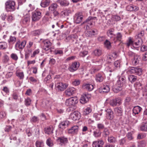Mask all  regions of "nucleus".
I'll list each match as a JSON object with an SVG mask.
<instances>
[{
  "label": "nucleus",
  "instance_id": "obj_52",
  "mask_svg": "<svg viewBox=\"0 0 147 147\" xmlns=\"http://www.w3.org/2000/svg\"><path fill=\"white\" fill-rule=\"evenodd\" d=\"M118 55L117 52H113L112 54V58H111V59H113V60H115L116 59Z\"/></svg>",
  "mask_w": 147,
  "mask_h": 147
},
{
  "label": "nucleus",
  "instance_id": "obj_38",
  "mask_svg": "<svg viewBox=\"0 0 147 147\" xmlns=\"http://www.w3.org/2000/svg\"><path fill=\"white\" fill-rule=\"evenodd\" d=\"M140 130L142 131H147V123H142L140 127Z\"/></svg>",
  "mask_w": 147,
  "mask_h": 147
},
{
  "label": "nucleus",
  "instance_id": "obj_8",
  "mask_svg": "<svg viewBox=\"0 0 147 147\" xmlns=\"http://www.w3.org/2000/svg\"><path fill=\"white\" fill-rule=\"evenodd\" d=\"M91 96L90 94L86 93H84L81 95L80 102L82 104L86 103L88 101L89 99L90 98Z\"/></svg>",
  "mask_w": 147,
  "mask_h": 147
},
{
  "label": "nucleus",
  "instance_id": "obj_57",
  "mask_svg": "<svg viewBox=\"0 0 147 147\" xmlns=\"http://www.w3.org/2000/svg\"><path fill=\"white\" fill-rule=\"evenodd\" d=\"M40 50L39 49H38L34 51L33 52L32 55H31L32 57H35V56L36 54H38L39 53Z\"/></svg>",
  "mask_w": 147,
  "mask_h": 147
},
{
  "label": "nucleus",
  "instance_id": "obj_23",
  "mask_svg": "<svg viewBox=\"0 0 147 147\" xmlns=\"http://www.w3.org/2000/svg\"><path fill=\"white\" fill-rule=\"evenodd\" d=\"M121 99L120 97L115 98V99L113 100V103L112 105L113 106H116L117 104L120 105L121 104Z\"/></svg>",
  "mask_w": 147,
  "mask_h": 147
},
{
  "label": "nucleus",
  "instance_id": "obj_51",
  "mask_svg": "<svg viewBox=\"0 0 147 147\" xmlns=\"http://www.w3.org/2000/svg\"><path fill=\"white\" fill-rule=\"evenodd\" d=\"M117 81H120L121 84H124L125 82V77H120L119 78V80Z\"/></svg>",
  "mask_w": 147,
  "mask_h": 147
},
{
  "label": "nucleus",
  "instance_id": "obj_9",
  "mask_svg": "<svg viewBox=\"0 0 147 147\" xmlns=\"http://www.w3.org/2000/svg\"><path fill=\"white\" fill-rule=\"evenodd\" d=\"M80 65V63L78 62L75 61L72 63L68 69L71 72H73L76 71L79 68Z\"/></svg>",
  "mask_w": 147,
  "mask_h": 147
},
{
  "label": "nucleus",
  "instance_id": "obj_2",
  "mask_svg": "<svg viewBox=\"0 0 147 147\" xmlns=\"http://www.w3.org/2000/svg\"><path fill=\"white\" fill-rule=\"evenodd\" d=\"M15 2L12 1L8 0L5 3V7L7 11H13L15 9Z\"/></svg>",
  "mask_w": 147,
  "mask_h": 147
},
{
  "label": "nucleus",
  "instance_id": "obj_30",
  "mask_svg": "<svg viewBox=\"0 0 147 147\" xmlns=\"http://www.w3.org/2000/svg\"><path fill=\"white\" fill-rule=\"evenodd\" d=\"M128 79L131 83H133L136 80L137 77L134 75H130L128 76Z\"/></svg>",
  "mask_w": 147,
  "mask_h": 147
},
{
  "label": "nucleus",
  "instance_id": "obj_42",
  "mask_svg": "<svg viewBox=\"0 0 147 147\" xmlns=\"http://www.w3.org/2000/svg\"><path fill=\"white\" fill-rule=\"evenodd\" d=\"M16 40V38L15 37L11 36L9 39L8 40V42L9 43L13 44L15 42Z\"/></svg>",
  "mask_w": 147,
  "mask_h": 147
},
{
  "label": "nucleus",
  "instance_id": "obj_41",
  "mask_svg": "<svg viewBox=\"0 0 147 147\" xmlns=\"http://www.w3.org/2000/svg\"><path fill=\"white\" fill-rule=\"evenodd\" d=\"M144 34V30H142L139 32L137 35L136 36V38L140 39L142 37Z\"/></svg>",
  "mask_w": 147,
  "mask_h": 147
},
{
  "label": "nucleus",
  "instance_id": "obj_60",
  "mask_svg": "<svg viewBox=\"0 0 147 147\" xmlns=\"http://www.w3.org/2000/svg\"><path fill=\"white\" fill-rule=\"evenodd\" d=\"M145 136L144 134L140 133L138 134L137 136V138L139 139H142L145 137Z\"/></svg>",
  "mask_w": 147,
  "mask_h": 147
},
{
  "label": "nucleus",
  "instance_id": "obj_27",
  "mask_svg": "<svg viewBox=\"0 0 147 147\" xmlns=\"http://www.w3.org/2000/svg\"><path fill=\"white\" fill-rule=\"evenodd\" d=\"M83 87L89 91L92 90L94 88L93 86L90 84H86L83 86Z\"/></svg>",
  "mask_w": 147,
  "mask_h": 147
},
{
  "label": "nucleus",
  "instance_id": "obj_6",
  "mask_svg": "<svg viewBox=\"0 0 147 147\" xmlns=\"http://www.w3.org/2000/svg\"><path fill=\"white\" fill-rule=\"evenodd\" d=\"M112 90L115 93H118L122 90V84L120 81H117L115 85L112 86Z\"/></svg>",
  "mask_w": 147,
  "mask_h": 147
},
{
  "label": "nucleus",
  "instance_id": "obj_16",
  "mask_svg": "<svg viewBox=\"0 0 147 147\" xmlns=\"http://www.w3.org/2000/svg\"><path fill=\"white\" fill-rule=\"evenodd\" d=\"M68 84H67L63 83V82L59 83L57 85V88L59 90L61 91H63L68 86Z\"/></svg>",
  "mask_w": 147,
  "mask_h": 147
},
{
  "label": "nucleus",
  "instance_id": "obj_40",
  "mask_svg": "<svg viewBox=\"0 0 147 147\" xmlns=\"http://www.w3.org/2000/svg\"><path fill=\"white\" fill-rule=\"evenodd\" d=\"M92 111V109L90 107H87L83 111V114L85 115L88 114Z\"/></svg>",
  "mask_w": 147,
  "mask_h": 147
},
{
  "label": "nucleus",
  "instance_id": "obj_18",
  "mask_svg": "<svg viewBox=\"0 0 147 147\" xmlns=\"http://www.w3.org/2000/svg\"><path fill=\"white\" fill-rule=\"evenodd\" d=\"M104 142L102 140L97 141L93 142V147H102Z\"/></svg>",
  "mask_w": 147,
  "mask_h": 147
},
{
  "label": "nucleus",
  "instance_id": "obj_32",
  "mask_svg": "<svg viewBox=\"0 0 147 147\" xmlns=\"http://www.w3.org/2000/svg\"><path fill=\"white\" fill-rule=\"evenodd\" d=\"M94 55L96 56H99L102 54V50L100 49H96L93 52Z\"/></svg>",
  "mask_w": 147,
  "mask_h": 147
},
{
  "label": "nucleus",
  "instance_id": "obj_46",
  "mask_svg": "<svg viewBox=\"0 0 147 147\" xmlns=\"http://www.w3.org/2000/svg\"><path fill=\"white\" fill-rule=\"evenodd\" d=\"M11 58L13 60L16 61L18 59V57L17 54L15 53H12L10 55Z\"/></svg>",
  "mask_w": 147,
  "mask_h": 147
},
{
  "label": "nucleus",
  "instance_id": "obj_44",
  "mask_svg": "<svg viewBox=\"0 0 147 147\" xmlns=\"http://www.w3.org/2000/svg\"><path fill=\"white\" fill-rule=\"evenodd\" d=\"M104 45L105 47L108 49H109L110 47V42L109 40H106L104 42Z\"/></svg>",
  "mask_w": 147,
  "mask_h": 147
},
{
  "label": "nucleus",
  "instance_id": "obj_53",
  "mask_svg": "<svg viewBox=\"0 0 147 147\" xmlns=\"http://www.w3.org/2000/svg\"><path fill=\"white\" fill-rule=\"evenodd\" d=\"M88 53V52L87 51H84L81 52L80 53V55L82 57H84Z\"/></svg>",
  "mask_w": 147,
  "mask_h": 147
},
{
  "label": "nucleus",
  "instance_id": "obj_20",
  "mask_svg": "<svg viewBox=\"0 0 147 147\" xmlns=\"http://www.w3.org/2000/svg\"><path fill=\"white\" fill-rule=\"evenodd\" d=\"M142 110V108L138 106H136L134 107L132 111L133 113L135 115L138 114Z\"/></svg>",
  "mask_w": 147,
  "mask_h": 147
},
{
  "label": "nucleus",
  "instance_id": "obj_10",
  "mask_svg": "<svg viewBox=\"0 0 147 147\" xmlns=\"http://www.w3.org/2000/svg\"><path fill=\"white\" fill-rule=\"evenodd\" d=\"M83 16L81 13H76L74 16V21L76 24H79L80 23L83 18Z\"/></svg>",
  "mask_w": 147,
  "mask_h": 147
},
{
  "label": "nucleus",
  "instance_id": "obj_7",
  "mask_svg": "<svg viewBox=\"0 0 147 147\" xmlns=\"http://www.w3.org/2000/svg\"><path fill=\"white\" fill-rule=\"evenodd\" d=\"M26 43V40L20 41L19 40L16 42L15 45V48L16 50L19 49H22L24 47Z\"/></svg>",
  "mask_w": 147,
  "mask_h": 147
},
{
  "label": "nucleus",
  "instance_id": "obj_13",
  "mask_svg": "<svg viewBox=\"0 0 147 147\" xmlns=\"http://www.w3.org/2000/svg\"><path fill=\"white\" fill-rule=\"evenodd\" d=\"M70 122L68 120H65L61 122L59 124V127L63 130L68 127L70 124Z\"/></svg>",
  "mask_w": 147,
  "mask_h": 147
},
{
  "label": "nucleus",
  "instance_id": "obj_48",
  "mask_svg": "<svg viewBox=\"0 0 147 147\" xmlns=\"http://www.w3.org/2000/svg\"><path fill=\"white\" fill-rule=\"evenodd\" d=\"M115 112L118 114L119 115L121 114L122 113V110L121 109L120 107H117L115 109Z\"/></svg>",
  "mask_w": 147,
  "mask_h": 147
},
{
  "label": "nucleus",
  "instance_id": "obj_5",
  "mask_svg": "<svg viewBox=\"0 0 147 147\" xmlns=\"http://www.w3.org/2000/svg\"><path fill=\"white\" fill-rule=\"evenodd\" d=\"M97 19L96 17H89L82 24H86L87 26H93L95 24V21L97 20Z\"/></svg>",
  "mask_w": 147,
  "mask_h": 147
},
{
  "label": "nucleus",
  "instance_id": "obj_29",
  "mask_svg": "<svg viewBox=\"0 0 147 147\" xmlns=\"http://www.w3.org/2000/svg\"><path fill=\"white\" fill-rule=\"evenodd\" d=\"M43 32V30L41 29H38L33 31L32 32V34L34 36H36L39 35Z\"/></svg>",
  "mask_w": 147,
  "mask_h": 147
},
{
  "label": "nucleus",
  "instance_id": "obj_63",
  "mask_svg": "<svg viewBox=\"0 0 147 147\" xmlns=\"http://www.w3.org/2000/svg\"><path fill=\"white\" fill-rule=\"evenodd\" d=\"M86 34L87 36L89 37H91L93 35L90 30L87 31Z\"/></svg>",
  "mask_w": 147,
  "mask_h": 147
},
{
  "label": "nucleus",
  "instance_id": "obj_47",
  "mask_svg": "<svg viewBox=\"0 0 147 147\" xmlns=\"http://www.w3.org/2000/svg\"><path fill=\"white\" fill-rule=\"evenodd\" d=\"M30 16H27L24 18L23 20V22L24 24H26L28 22H29L30 21Z\"/></svg>",
  "mask_w": 147,
  "mask_h": 147
},
{
  "label": "nucleus",
  "instance_id": "obj_31",
  "mask_svg": "<svg viewBox=\"0 0 147 147\" xmlns=\"http://www.w3.org/2000/svg\"><path fill=\"white\" fill-rule=\"evenodd\" d=\"M16 75L20 80H23L24 77V75L23 72H16Z\"/></svg>",
  "mask_w": 147,
  "mask_h": 147
},
{
  "label": "nucleus",
  "instance_id": "obj_26",
  "mask_svg": "<svg viewBox=\"0 0 147 147\" xmlns=\"http://www.w3.org/2000/svg\"><path fill=\"white\" fill-rule=\"evenodd\" d=\"M53 128L50 127L45 128V133L48 135L52 134L53 133Z\"/></svg>",
  "mask_w": 147,
  "mask_h": 147
},
{
  "label": "nucleus",
  "instance_id": "obj_50",
  "mask_svg": "<svg viewBox=\"0 0 147 147\" xmlns=\"http://www.w3.org/2000/svg\"><path fill=\"white\" fill-rule=\"evenodd\" d=\"M38 121L39 119L38 117L35 116L33 117L31 119V122L33 123H35Z\"/></svg>",
  "mask_w": 147,
  "mask_h": 147
},
{
  "label": "nucleus",
  "instance_id": "obj_37",
  "mask_svg": "<svg viewBox=\"0 0 147 147\" xmlns=\"http://www.w3.org/2000/svg\"><path fill=\"white\" fill-rule=\"evenodd\" d=\"M46 143L49 146L51 147L53 145V142L50 138H49L47 140Z\"/></svg>",
  "mask_w": 147,
  "mask_h": 147
},
{
  "label": "nucleus",
  "instance_id": "obj_55",
  "mask_svg": "<svg viewBox=\"0 0 147 147\" xmlns=\"http://www.w3.org/2000/svg\"><path fill=\"white\" fill-rule=\"evenodd\" d=\"M135 67H133L128 69V71L130 72V74H135Z\"/></svg>",
  "mask_w": 147,
  "mask_h": 147
},
{
  "label": "nucleus",
  "instance_id": "obj_12",
  "mask_svg": "<svg viewBox=\"0 0 147 147\" xmlns=\"http://www.w3.org/2000/svg\"><path fill=\"white\" fill-rule=\"evenodd\" d=\"M76 91V89L74 87H71L67 88L65 91L66 96H69L73 95Z\"/></svg>",
  "mask_w": 147,
  "mask_h": 147
},
{
  "label": "nucleus",
  "instance_id": "obj_15",
  "mask_svg": "<svg viewBox=\"0 0 147 147\" xmlns=\"http://www.w3.org/2000/svg\"><path fill=\"white\" fill-rule=\"evenodd\" d=\"M78 130V126H74L69 129L68 133L69 134H77Z\"/></svg>",
  "mask_w": 147,
  "mask_h": 147
},
{
  "label": "nucleus",
  "instance_id": "obj_54",
  "mask_svg": "<svg viewBox=\"0 0 147 147\" xmlns=\"http://www.w3.org/2000/svg\"><path fill=\"white\" fill-rule=\"evenodd\" d=\"M80 81L78 79L75 80L72 82V84L73 85L76 86L80 84Z\"/></svg>",
  "mask_w": 147,
  "mask_h": 147
},
{
  "label": "nucleus",
  "instance_id": "obj_22",
  "mask_svg": "<svg viewBox=\"0 0 147 147\" xmlns=\"http://www.w3.org/2000/svg\"><path fill=\"white\" fill-rule=\"evenodd\" d=\"M57 2L62 6H66L69 4V3L66 0H58Z\"/></svg>",
  "mask_w": 147,
  "mask_h": 147
},
{
  "label": "nucleus",
  "instance_id": "obj_28",
  "mask_svg": "<svg viewBox=\"0 0 147 147\" xmlns=\"http://www.w3.org/2000/svg\"><path fill=\"white\" fill-rule=\"evenodd\" d=\"M96 80L97 82H101L104 80V78L100 74L96 75Z\"/></svg>",
  "mask_w": 147,
  "mask_h": 147
},
{
  "label": "nucleus",
  "instance_id": "obj_3",
  "mask_svg": "<svg viewBox=\"0 0 147 147\" xmlns=\"http://www.w3.org/2000/svg\"><path fill=\"white\" fill-rule=\"evenodd\" d=\"M78 102L77 97H73L66 100L65 104L67 106H74Z\"/></svg>",
  "mask_w": 147,
  "mask_h": 147
},
{
  "label": "nucleus",
  "instance_id": "obj_25",
  "mask_svg": "<svg viewBox=\"0 0 147 147\" xmlns=\"http://www.w3.org/2000/svg\"><path fill=\"white\" fill-rule=\"evenodd\" d=\"M50 3V0H42L40 3L41 6L43 7L48 6Z\"/></svg>",
  "mask_w": 147,
  "mask_h": 147
},
{
  "label": "nucleus",
  "instance_id": "obj_58",
  "mask_svg": "<svg viewBox=\"0 0 147 147\" xmlns=\"http://www.w3.org/2000/svg\"><path fill=\"white\" fill-rule=\"evenodd\" d=\"M36 145L37 147H42L43 145V143L37 141L36 143Z\"/></svg>",
  "mask_w": 147,
  "mask_h": 147
},
{
  "label": "nucleus",
  "instance_id": "obj_4",
  "mask_svg": "<svg viewBox=\"0 0 147 147\" xmlns=\"http://www.w3.org/2000/svg\"><path fill=\"white\" fill-rule=\"evenodd\" d=\"M114 30L113 29H111V38H112V39L114 41L115 43L118 41H121L122 37V34L121 33L118 32L117 33V35L116 36L115 34L111 33V32H113Z\"/></svg>",
  "mask_w": 147,
  "mask_h": 147
},
{
  "label": "nucleus",
  "instance_id": "obj_56",
  "mask_svg": "<svg viewBox=\"0 0 147 147\" xmlns=\"http://www.w3.org/2000/svg\"><path fill=\"white\" fill-rule=\"evenodd\" d=\"M55 54L57 55V54L62 55L63 54V51L61 50H57L54 52Z\"/></svg>",
  "mask_w": 147,
  "mask_h": 147
},
{
  "label": "nucleus",
  "instance_id": "obj_11",
  "mask_svg": "<svg viewBox=\"0 0 147 147\" xmlns=\"http://www.w3.org/2000/svg\"><path fill=\"white\" fill-rule=\"evenodd\" d=\"M42 42L44 44L43 49L45 51H48L52 48V43L50 41L47 40H44Z\"/></svg>",
  "mask_w": 147,
  "mask_h": 147
},
{
  "label": "nucleus",
  "instance_id": "obj_45",
  "mask_svg": "<svg viewBox=\"0 0 147 147\" xmlns=\"http://www.w3.org/2000/svg\"><path fill=\"white\" fill-rule=\"evenodd\" d=\"M31 102V100L30 98H27L25 100V105L26 106H30V105Z\"/></svg>",
  "mask_w": 147,
  "mask_h": 147
},
{
  "label": "nucleus",
  "instance_id": "obj_14",
  "mask_svg": "<svg viewBox=\"0 0 147 147\" xmlns=\"http://www.w3.org/2000/svg\"><path fill=\"white\" fill-rule=\"evenodd\" d=\"M80 115L79 112L76 111L71 114L70 117L73 120H76L80 119Z\"/></svg>",
  "mask_w": 147,
  "mask_h": 147
},
{
  "label": "nucleus",
  "instance_id": "obj_19",
  "mask_svg": "<svg viewBox=\"0 0 147 147\" xmlns=\"http://www.w3.org/2000/svg\"><path fill=\"white\" fill-rule=\"evenodd\" d=\"M57 140L60 142L61 145H62L63 144H66L68 141L67 138L64 137L58 138Z\"/></svg>",
  "mask_w": 147,
  "mask_h": 147
},
{
  "label": "nucleus",
  "instance_id": "obj_43",
  "mask_svg": "<svg viewBox=\"0 0 147 147\" xmlns=\"http://www.w3.org/2000/svg\"><path fill=\"white\" fill-rule=\"evenodd\" d=\"M102 91L104 92H107L110 90V88L107 86H104L101 88Z\"/></svg>",
  "mask_w": 147,
  "mask_h": 147
},
{
  "label": "nucleus",
  "instance_id": "obj_33",
  "mask_svg": "<svg viewBox=\"0 0 147 147\" xmlns=\"http://www.w3.org/2000/svg\"><path fill=\"white\" fill-rule=\"evenodd\" d=\"M101 132L99 130H96L93 132V135L96 137H99L101 136Z\"/></svg>",
  "mask_w": 147,
  "mask_h": 147
},
{
  "label": "nucleus",
  "instance_id": "obj_1",
  "mask_svg": "<svg viewBox=\"0 0 147 147\" xmlns=\"http://www.w3.org/2000/svg\"><path fill=\"white\" fill-rule=\"evenodd\" d=\"M42 17L41 13L38 10H35L32 14V21L36 22L39 21Z\"/></svg>",
  "mask_w": 147,
  "mask_h": 147
},
{
  "label": "nucleus",
  "instance_id": "obj_35",
  "mask_svg": "<svg viewBox=\"0 0 147 147\" xmlns=\"http://www.w3.org/2000/svg\"><path fill=\"white\" fill-rule=\"evenodd\" d=\"M52 81L51 76L48 75L44 79V82L47 83H49Z\"/></svg>",
  "mask_w": 147,
  "mask_h": 147
},
{
  "label": "nucleus",
  "instance_id": "obj_34",
  "mask_svg": "<svg viewBox=\"0 0 147 147\" xmlns=\"http://www.w3.org/2000/svg\"><path fill=\"white\" fill-rule=\"evenodd\" d=\"M71 11L69 9H67L64 10L62 12V15H63L64 16H69L71 14Z\"/></svg>",
  "mask_w": 147,
  "mask_h": 147
},
{
  "label": "nucleus",
  "instance_id": "obj_24",
  "mask_svg": "<svg viewBox=\"0 0 147 147\" xmlns=\"http://www.w3.org/2000/svg\"><path fill=\"white\" fill-rule=\"evenodd\" d=\"M138 39V40L136 39V42L133 44L134 45H135L136 46V47H141L143 43V42L142 38H140Z\"/></svg>",
  "mask_w": 147,
  "mask_h": 147
},
{
  "label": "nucleus",
  "instance_id": "obj_62",
  "mask_svg": "<svg viewBox=\"0 0 147 147\" xmlns=\"http://www.w3.org/2000/svg\"><path fill=\"white\" fill-rule=\"evenodd\" d=\"M12 96L13 98L15 100H17L18 98V94L16 93H13Z\"/></svg>",
  "mask_w": 147,
  "mask_h": 147
},
{
  "label": "nucleus",
  "instance_id": "obj_17",
  "mask_svg": "<svg viewBox=\"0 0 147 147\" xmlns=\"http://www.w3.org/2000/svg\"><path fill=\"white\" fill-rule=\"evenodd\" d=\"M141 59L140 55H136L134 58V60L132 61V63L134 65H136L138 64Z\"/></svg>",
  "mask_w": 147,
  "mask_h": 147
},
{
  "label": "nucleus",
  "instance_id": "obj_64",
  "mask_svg": "<svg viewBox=\"0 0 147 147\" xmlns=\"http://www.w3.org/2000/svg\"><path fill=\"white\" fill-rule=\"evenodd\" d=\"M112 18L115 21H117L120 19V17L117 16H113L112 17Z\"/></svg>",
  "mask_w": 147,
  "mask_h": 147
},
{
  "label": "nucleus",
  "instance_id": "obj_61",
  "mask_svg": "<svg viewBox=\"0 0 147 147\" xmlns=\"http://www.w3.org/2000/svg\"><path fill=\"white\" fill-rule=\"evenodd\" d=\"M13 75V73L11 72H8L6 75L5 77L6 78H10Z\"/></svg>",
  "mask_w": 147,
  "mask_h": 147
},
{
  "label": "nucleus",
  "instance_id": "obj_39",
  "mask_svg": "<svg viewBox=\"0 0 147 147\" xmlns=\"http://www.w3.org/2000/svg\"><path fill=\"white\" fill-rule=\"evenodd\" d=\"M135 74L140 75L142 74V70L141 68L138 67L135 68Z\"/></svg>",
  "mask_w": 147,
  "mask_h": 147
},
{
  "label": "nucleus",
  "instance_id": "obj_59",
  "mask_svg": "<svg viewBox=\"0 0 147 147\" xmlns=\"http://www.w3.org/2000/svg\"><path fill=\"white\" fill-rule=\"evenodd\" d=\"M9 60V58L8 56L6 55H4V62L5 63L7 62Z\"/></svg>",
  "mask_w": 147,
  "mask_h": 147
},
{
  "label": "nucleus",
  "instance_id": "obj_21",
  "mask_svg": "<svg viewBox=\"0 0 147 147\" xmlns=\"http://www.w3.org/2000/svg\"><path fill=\"white\" fill-rule=\"evenodd\" d=\"M57 5L56 3L52 4L49 7V11L51 13L57 10Z\"/></svg>",
  "mask_w": 147,
  "mask_h": 147
},
{
  "label": "nucleus",
  "instance_id": "obj_36",
  "mask_svg": "<svg viewBox=\"0 0 147 147\" xmlns=\"http://www.w3.org/2000/svg\"><path fill=\"white\" fill-rule=\"evenodd\" d=\"M7 47V44L5 42H0V49H5Z\"/></svg>",
  "mask_w": 147,
  "mask_h": 147
},
{
  "label": "nucleus",
  "instance_id": "obj_49",
  "mask_svg": "<svg viewBox=\"0 0 147 147\" xmlns=\"http://www.w3.org/2000/svg\"><path fill=\"white\" fill-rule=\"evenodd\" d=\"M97 128L100 131V130L103 129L105 128V126L102 123H98L97 124Z\"/></svg>",
  "mask_w": 147,
  "mask_h": 147
}]
</instances>
